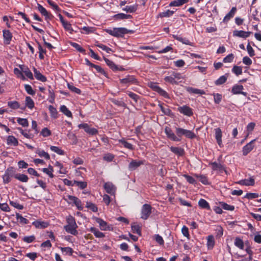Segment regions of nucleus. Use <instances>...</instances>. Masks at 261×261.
Wrapping results in <instances>:
<instances>
[{"label":"nucleus","mask_w":261,"mask_h":261,"mask_svg":"<svg viewBox=\"0 0 261 261\" xmlns=\"http://www.w3.org/2000/svg\"><path fill=\"white\" fill-rule=\"evenodd\" d=\"M104 188L106 192L110 194H114L116 190V188L114 185L111 182H106L104 185Z\"/></svg>","instance_id":"f8f14e48"},{"label":"nucleus","mask_w":261,"mask_h":261,"mask_svg":"<svg viewBox=\"0 0 261 261\" xmlns=\"http://www.w3.org/2000/svg\"><path fill=\"white\" fill-rule=\"evenodd\" d=\"M165 132L167 137L171 140L174 141H180L181 140V139L178 138L177 136H176L169 127H165Z\"/></svg>","instance_id":"6e6552de"},{"label":"nucleus","mask_w":261,"mask_h":261,"mask_svg":"<svg viewBox=\"0 0 261 261\" xmlns=\"http://www.w3.org/2000/svg\"><path fill=\"white\" fill-rule=\"evenodd\" d=\"M50 149L60 155H63L64 153L63 150L57 146H51Z\"/></svg>","instance_id":"49530a36"},{"label":"nucleus","mask_w":261,"mask_h":261,"mask_svg":"<svg viewBox=\"0 0 261 261\" xmlns=\"http://www.w3.org/2000/svg\"><path fill=\"white\" fill-rule=\"evenodd\" d=\"M178 110L181 113L188 116H190L193 114L191 109L186 106L179 107Z\"/></svg>","instance_id":"ddd939ff"},{"label":"nucleus","mask_w":261,"mask_h":261,"mask_svg":"<svg viewBox=\"0 0 261 261\" xmlns=\"http://www.w3.org/2000/svg\"><path fill=\"white\" fill-rule=\"evenodd\" d=\"M25 102L26 106L29 109H32L34 107V101L30 97H26Z\"/></svg>","instance_id":"473e14b6"},{"label":"nucleus","mask_w":261,"mask_h":261,"mask_svg":"<svg viewBox=\"0 0 261 261\" xmlns=\"http://www.w3.org/2000/svg\"><path fill=\"white\" fill-rule=\"evenodd\" d=\"M38 155L41 157H44L46 160H49L50 159V156L48 153L45 152L44 150H38L36 152Z\"/></svg>","instance_id":"58836bf2"},{"label":"nucleus","mask_w":261,"mask_h":261,"mask_svg":"<svg viewBox=\"0 0 261 261\" xmlns=\"http://www.w3.org/2000/svg\"><path fill=\"white\" fill-rule=\"evenodd\" d=\"M22 71L25 74V75L30 79H33V76L32 73L28 68H21Z\"/></svg>","instance_id":"de8ad7c7"},{"label":"nucleus","mask_w":261,"mask_h":261,"mask_svg":"<svg viewBox=\"0 0 261 261\" xmlns=\"http://www.w3.org/2000/svg\"><path fill=\"white\" fill-rule=\"evenodd\" d=\"M43 172L47 174L50 178L54 177V174H53V169L51 166L49 167V168H43L42 169Z\"/></svg>","instance_id":"79ce46f5"},{"label":"nucleus","mask_w":261,"mask_h":261,"mask_svg":"<svg viewBox=\"0 0 261 261\" xmlns=\"http://www.w3.org/2000/svg\"><path fill=\"white\" fill-rule=\"evenodd\" d=\"M41 134L43 137H48L51 135V132L47 128L45 127L41 132Z\"/></svg>","instance_id":"bf43d9fd"},{"label":"nucleus","mask_w":261,"mask_h":261,"mask_svg":"<svg viewBox=\"0 0 261 261\" xmlns=\"http://www.w3.org/2000/svg\"><path fill=\"white\" fill-rule=\"evenodd\" d=\"M159 107L161 108V110H162V112L166 115L170 116L171 114V110L169 109V108L166 106V107H164L162 105L160 104Z\"/></svg>","instance_id":"4c0bfd02"},{"label":"nucleus","mask_w":261,"mask_h":261,"mask_svg":"<svg viewBox=\"0 0 261 261\" xmlns=\"http://www.w3.org/2000/svg\"><path fill=\"white\" fill-rule=\"evenodd\" d=\"M195 176L203 184L206 185V184H208L207 179L206 177H205V176H203V175H196Z\"/></svg>","instance_id":"13d9d810"},{"label":"nucleus","mask_w":261,"mask_h":261,"mask_svg":"<svg viewBox=\"0 0 261 261\" xmlns=\"http://www.w3.org/2000/svg\"><path fill=\"white\" fill-rule=\"evenodd\" d=\"M8 105L11 108L16 109L19 107V105L18 102L16 101H9L8 103Z\"/></svg>","instance_id":"5fc2aeb1"},{"label":"nucleus","mask_w":261,"mask_h":261,"mask_svg":"<svg viewBox=\"0 0 261 261\" xmlns=\"http://www.w3.org/2000/svg\"><path fill=\"white\" fill-rule=\"evenodd\" d=\"M78 126L80 128H83L86 133L92 135H95L98 133L96 129L89 127L87 123L80 124Z\"/></svg>","instance_id":"0eeeda50"},{"label":"nucleus","mask_w":261,"mask_h":261,"mask_svg":"<svg viewBox=\"0 0 261 261\" xmlns=\"http://www.w3.org/2000/svg\"><path fill=\"white\" fill-rule=\"evenodd\" d=\"M7 144L10 145L16 146L18 145V141L16 138L13 136H9L7 138Z\"/></svg>","instance_id":"b1692460"},{"label":"nucleus","mask_w":261,"mask_h":261,"mask_svg":"<svg viewBox=\"0 0 261 261\" xmlns=\"http://www.w3.org/2000/svg\"><path fill=\"white\" fill-rule=\"evenodd\" d=\"M74 183L76 184L77 186L80 187L82 189H84L87 186V183L84 181H74Z\"/></svg>","instance_id":"0e129e2a"},{"label":"nucleus","mask_w":261,"mask_h":261,"mask_svg":"<svg viewBox=\"0 0 261 261\" xmlns=\"http://www.w3.org/2000/svg\"><path fill=\"white\" fill-rule=\"evenodd\" d=\"M175 133L178 138L181 139L182 136L189 139H193L196 138V135L191 130L185 129L180 127H176Z\"/></svg>","instance_id":"7ed1b4c3"},{"label":"nucleus","mask_w":261,"mask_h":261,"mask_svg":"<svg viewBox=\"0 0 261 261\" xmlns=\"http://www.w3.org/2000/svg\"><path fill=\"white\" fill-rule=\"evenodd\" d=\"M34 72L35 77L36 79L43 82H44L46 81V78L43 75H42L39 71H38L35 68H34Z\"/></svg>","instance_id":"412c9836"},{"label":"nucleus","mask_w":261,"mask_h":261,"mask_svg":"<svg viewBox=\"0 0 261 261\" xmlns=\"http://www.w3.org/2000/svg\"><path fill=\"white\" fill-rule=\"evenodd\" d=\"M60 111L66 116L69 117H72L71 112L67 108V107L63 105L60 107Z\"/></svg>","instance_id":"2f4dec72"},{"label":"nucleus","mask_w":261,"mask_h":261,"mask_svg":"<svg viewBox=\"0 0 261 261\" xmlns=\"http://www.w3.org/2000/svg\"><path fill=\"white\" fill-rule=\"evenodd\" d=\"M165 80L166 82H169L172 84H177L178 83L181 82V81H177L175 80V77H173V76H166L165 77Z\"/></svg>","instance_id":"09e8293b"},{"label":"nucleus","mask_w":261,"mask_h":261,"mask_svg":"<svg viewBox=\"0 0 261 261\" xmlns=\"http://www.w3.org/2000/svg\"><path fill=\"white\" fill-rule=\"evenodd\" d=\"M106 32L115 37H122L123 35L128 33H133V31L128 30L124 28H114L113 30H106Z\"/></svg>","instance_id":"f03ea898"},{"label":"nucleus","mask_w":261,"mask_h":261,"mask_svg":"<svg viewBox=\"0 0 261 261\" xmlns=\"http://www.w3.org/2000/svg\"><path fill=\"white\" fill-rule=\"evenodd\" d=\"M3 37L4 42L7 44H9L12 38V34L9 30L3 31Z\"/></svg>","instance_id":"4468645a"},{"label":"nucleus","mask_w":261,"mask_h":261,"mask_svg":"<svg viewBox=\"0 0 261 261\" xmlns=\"http://www.w3.org/2000/svg\"><path fill=\"white\" fill-rule=\"evenodd\" d=\"M67 137L69 139H70L73 141V144H76L77 143V138L74 134L69 132L67 134Z\"/></svg>","instance_id":"8fccbe9b"},{"label":"nucleus","mask_w":261,"mask_h":261,"mask_svg":"<svg viewBox=\"0 0 261 261\" xmlns=\"http://www.w3.org/2000/svg\"><path fill=\"white\" fill-rule=\"evenodd\" d=\"M170 150L175 154L181 156L184 154V150L178 147H171Z\"/></svg>","instance_id":"5701e85b"},{"label":"nucleus","mask_w":261,"mask_h":261,"mask_svg":"<svg viewBox=\"0 0 261 261\" xmlns=\"http://www.w3.org/2000/svg\"><path fill=\"white\" fill-rule=\"evenodd\" d=\"M132 229L134 233H136L139 236L141 235L140 227L139 225L136 224L132 225Z\"/></svg>","instance_id":"a19ab883"},{"label":"nucleus","mask_w":261,"mask_h":261,"mask_svg":"<svg viewBox=\"0 0 261 261\" xmlns=\"http://www.w3.org/2000/svg\"><path fill=\"white\" fill-rule=\"evenodd\" d=\"M86 206L91 210L93 212H96L97 211V207L96 206L91 202H87Z\"/></svg>","instance_id":"052dcab7"},{"label":"nucleus","mask_w":261,"mask_h":261,"mask_svg":"<svg viewBox=\"0 0 261 261\" xmlns=\"http://www.w3.org/2000/svg\"><path fill=\"white\" fill-rule=\"evenodd\" d=\"M255 181L253 177H250L249 179L241 180L237 182V184L245 186H253Z\"/></svg>","instance_id":"a211bd4d"},{"label":"nucleus","mask_w":261,"mask_h":261,"mask_svg":"<svg viewBox=\"0 0 261 261\" xmlns=\"http://www.w3.org/2000/svg\"><path fill=\"white\" fill-rule=\"evenodd\" d=\"M173 37L175 39L179 41L182 42L183 44L191 45V44L190 42V41H189V40L186 38H182V37H180V36H179L177 35H173Z\"/></svg>","instance_id":"a878e982"},{"label":"nucleus","mask_w":261,"mask_h":261,"mask_svg":"<svg viewBox=\"0 0 261 261\" xmlns=\"http://www.w3.org/2000/svg\"><path fill=\"white\" fill-rule=\"evenodd\" d=\"M212 167L214 170H223L224 168L220 164H217V163H212Z\"/></svg>","instance_id":"e2e57ef3"},{"label":"nucleus","mask_w":261,"mask_h":261,"mask_svg":"<svg viewBox=\"0 0 261 261\" xmlns=\"http://www.w3.org/2000/svg\"><path fill=\"white\" fill-rule=\"evenodd\" d=\"M35 240V237L34 236H29V237H24L23 238V240L24 242H27L28 243H30L32 242Z\"/></svg>","instance_id":"338daca9"},{"label":"nucleus","mask_w":261,"mask_h":261,"mask_svg":"<svg viewBox=\"0 0 261 261\" xmlns=\"http://www.w3.org/2000/svg\"><path fill=\"white\" fill-rule=\"evenodd\" d=\"M119 142L121 143L124 147L131 150L133 149V145L128 142H126L124 139H120L119 140Z\"/></svg>","instance_id":"c03bdc74"},{"label":"nucleus","mask_w":261,"mask_h":261,"mask_svg":"<svg viewBox=\"0 0 261 261\" xmlns=\"http://www.w3.org/2000/svg\"><path fill=\"white\" fill-rule=\"evenodd\" d=\"M15 178L23 182H26L29 180L28 176L23 174H16Z\"/></svg>","instance_id":"bb28decb"},{"label":"nucleus","mask_w":261,"mask_h":261,"mask_svg":"<svg viewBox=\"0 0 261 261\" xmlns=\"http://www.w3.org/2000/svg\"><path fill=\"white\" fill-rule=\"evenodd\" d=\"M155 91L158 92L161 95L166 98H169L168 93L160 87H155Z\"/></svg>","instance_id":"37998d69"},{"label":"nucleus","mask_w":261,"mask_h":261,"mask_svg":"<svg viewBox=\"0 0 261 261\" xmlns=\"http://www.w3.org/2000/svg\"><path fill=\"white\" fill-rule=\"evenodd\" d=\"M114 18L116 19H124L132 18L130 15H127L123 13H119L114 16Z\"/></svg>","instance_id":"f704fd0d"},{"label":"nucleus","mask_w":261,"mask_h":261,"mask_svg":"<svg viewBox=\"0 0 261 261\" xmlns=\"http://www.w3.org/2000/svg\"><path fill=\"white\" fill-rule=\"evenodd\" d=\"M68 88L72 92H74L76 93L80 94L81 93V90L75 87L73 85L70 84H68L67 85Z\"/></svg>","instance_id":"6e6d98bb"},{"label":"nucleus","mask_w":261,"mask_h":261,"mask_svg":"<svg viewBox=\"0 0 261 261\" xmlns=\"http://www.w3.org/2000/svg\"><path fill=\"white\" fill-rule=\"evenodd\" d=\"M16 218L17 220H19V222L21 223L27 224L28 223V220L27 219L18 213L16 214Z\"/></svg>","instance_id":"4d7b16f0"},{"label":"nucleus","mask_w":261,"mask_h":261,"mask_svg":"<svg viewBox=\"0 0 261 261\" xmlns=\"http://www.w3.org/2000/svg\"><path fill=\"white\" fill-rule=\"evenodd\" d=\"M215 138L217 141V142L218 145L221 147H222V133L221 129L220 128H217L215 129Z\"/></svg>","instance_id":"9b49d317"},{"label":"nucleus","mask_w":261,"mask_h":261,"mask_svg":"<svg viewBox=\"0 0 261 261\" xmlns=\"http://www.w3.org/2000/svg\"><path fill=\"white\" fill-rule=\"evenodd\" d=\"M199 206L202 208L210 209L208 203L203 199H200L198 202Z\"/></svg>","instance_id":"7c9ffc66"},{"label":"nucleus","mask_w":261,"mask_h":261,"mask_svg":"<svg viewBox=\"0 0 261 261\" xmlns=\"http://www.w3.org/2000/svg\"><path fill=\"white\" fill-rule=\"evenodd\" d=\"M137 8V6H127L123 9V10L127 12L133 13L136 11Z\"/></svg>","instance_id":"a18cd8bd"},{"label":"nucleus","mask_w":261,"mask_h":261,"mask_svg":"<svg viewBox=\"0 0 261 261\" xmlns=\"http://www.w3.org/2000/svg\"><path fill=\"white\" fill-rule=\"evenodd\" d=\"M234 56L232 54H230L228 55L227 56H226L225 58L223 59V62L225 63H230L232 61L233 59Z\"/></svg>","instance_id":"680f3d73"},{"label":"nucleus","mask_w":261,"mask_h":261,"mask_svg":"<svg viewBox=\"0 0 261 261\" xmlns=\"http://www.w3.org/2000/svg\"><path fill=\"white\" fill-rule=\"evenodd\" d=\"M25 90L28 92V93L29 94H31V95L35 94V92L32 89L31 86L29 85H25Z\"/></svg>","instance_id":"774afa93"},{"label":"nucleus","mask_w":261,"mask_h":261,"mask_svg":"<svg viewBox=\"0 0 261 261\" xmlns=\"http://www.w3.org/2000/svg\"><path fill=\"white\" fill-rule=\"evenodd\" d=\"M227 80V77L225 75L221 76L216 82L215 84L217 85H221L224 84Z\"/></svg>","instance_id":"3c124183"},{"label":"nucleus","mask_w":261,"mask_h":261,"mask_svg":"<svg viewBox=\"0 0 261 261\" xmlns=\"http://www.w3.org/2000/svg\"><path fill=\"white\" fill-rule=\"evenodd\" d=\"M237 11L236 7H232L230 11L225 16L223 19L224 22H228L230 18H232Z\"/></svg>","instance_id":"6ab92c4d"},{"label":"nucleus","mask_w":261,"mask_h":261,"mask_svg":"<svg viewBox=\"0 0 261 261\" xmlns=\"http://www.w3.org/2000/svg\"><path fill=\"white\" fill-rule=\"evenodd\" d=\"M104 60L105 61L106 63H107V64L113 70H123V68L121 67L120 68H119L114 63L111 61V60H109V59L106 58H104Z\"/></svg>","instance_id":"4be33fe9"},{"label":"nucleus","mask_w":261,"mask_h":261,"mask_svg":"<svg viewBox=\"0 0 261 261\" xmlns=\"http://www.w3.org/2000/svg\"><path fill=\"white\" fill-rule=\"evenodd\" d=\"M143 160H132L128 165L129 170L133 171L136 170L138 167L144 164Z\"/></svg>","instance_id":"1a4fd4ad"},{"label":"nucleus","mask_w":261,"mask_h":261,"mask_svg":"<svg viewBox=\"0 0 261 261\" xmlns=\"http://www.w3.org/2000/svg\"><path fill=\"white\" fill-rule=\"evenodd\" d=\"M96 222L99 224L100 229L103 230L110 229V227L108 225L107 223L100 218H97Z\"/></svg>","instance_id":"f3484780"},{"label":"nucleus","mask_w":261,"mask_h":261,"mask_svg":"<svg viewBox=\"0 0 261 261\" xmlns=\"http://www.w3.org/2000/svg\"><path fill=\"white\" fill-rule=\"evenodd\" d=\"M90 230L96 238H101L105 237V234L102 232L99 231L95 227H91Z\"/></svg>","instance_id":"cd10ccee"},{"label":"nucleus","mask_w":261,"mask_h":261,"mask_svg":"<svg viewBox=\"0 0 261 261\" xmlns=\"http://www.w3.org/2000/svg\"><path fill=\"white\" fill-rule=\"evenodd\" d=\"M174 12L173 11H170L168 10L165 12H162L158 15V17H169L172 16L174 14Z\"/></svg>","instance_id":"72a5a7b5"},{"label":"nucleus","mask_w":261,"mask_h":261,"mask_svg":"<svg viewBox=\"0 0 261 261\" xmlns=\"http://www.w3.org/2000/svg\"><path fill=\"white\" fill-rule=\"evenodd\" d=\"M16 170L13 167H10L7 168L5 174L3 176V181L5 184H7L10 181V178L12 177H15V175L16 174Z\"/></svg>","instance_id":"20e7f679"},{"label":"nucleus","mask_w":261,"mask_h":261,"mask_svg":"<svg viewBox=\"0 0 261 261\" xmlns=\"http://www.w3.org/2000/svg\"><path fill=\"white\" fill-rule=\"evenodd\" d=\"M234 244L237 247H238L241 249H243L244 248V245L243 241L238 238H237L236 239Z\"/></svg>","instance_id":"ea45409f"},{"label":"nucleus","mask_w":261,"mask_h":261,"mask_svg":"<svg viewBox=\"0 0 261 261\" xmlns=\"http://www.w3.org/2000/svg\"><path fill=\"white\" fill-rule=\"evenodd\" d=\"M220 204L221 206L224 208V210L228 211H233L234 208V206L229 205L225 202H220Z\"/></svg>","instance_id":"e433bc0d"},{"label":"nucleus","mask_w":261,"mask_h":261,"mask_svg":"<svg viewBox=\"0 0 261 261\" xmlns=\"http://www.w3.org/2000/svg\"><path fill=\"white\" fill-rule=\"evenodd\" d=\"M120 82L121 84L128 86L130 85L137 84V79L132 75H127L125 78L120 79Z\"/></svg>","instance_id":"423d86ee"},{"label":"nucleus","mask_w":261,"mask_h":261,"mask_svg":"<svg viewBox=\"0 0 261 261\" xmlns=\"http://www.w3.org/2000/svg\"><path fill=\"white\" fill-rule=\"evenodd\" d=\"M243 89L242 85H234L232 88V92L234 94H244V92H242Z\"/></svg>","instance_id":"393cba45"},{"label":"nucleus","mask_w":261,"mask_h":261,"mask_svg":"<svg viewBox=\"0 0 261 261\" xmlns=\"http://www.w3.org/2000/svg\"><path fill=\"white\" fill-rule=\"evenodd\" d=\"M67 221L68 224L64 226V229L67 232L76 235L77 233V231L76 230L77 225L74 219L72 217H70L67 219Z\"/></svg>","instance_id":"f257e3e1"},{"label":"nucleus","mask_w":261,"mask_h":261,"mask_svg":"<svg viewBox=\"0 0 261 261\" xmlns=\"http://www.w3.org/2000/svg\"><path fill=\"white\" fill-rule=\"evenodd\" d=\"M251 33V32H245L243 31L235 30L233 32V35L234 36L246 38L249 37Z\"/></svg>","instance_id":"2eb2a0df"},{"label":"nucleus","mask_w":261,"mask_h":261,"mask_svg":"<svg viewBox=\"0 0 261 261\" xmlns=\"http://www.w3.org/2000/svg\"><path fill=\"white\" fill-rule=\"evenodd\" d=\"M189 2V0H175L171 2L169 6L170 7H179L182 6V5L187 3Z\"/></svg>","instance_id":"aec40b11"},{"label":"nucleus","mask_w":261,"mask_h":261,"mask_svg":"<svg viewBox=\"0 0 261 261\" xmlns=\"http://www.w3.org/2000/svg\"><path fill=\"white\" fill-rule=\"evenodd\" d=\"M187 91L191 93H194L200 95L205 94V92L204 91L198 89L193 88L192 87H188L187 88Z\"/></svg>","instance_id":"c85d7f7f"},{"label":"nucleus","mask_w":261,"mask_h":261,"mask_svg":"<svg viewBox=\"0 0 261 261\" xmlns=\"http://www.w3.org/2000/svg\"><path fill=\"white\" fill-rule=\"evenodd\" d=\"M182 234L186 237L189 238V230L187 227L184 226L181 229Z\"/></svg>","instance_id":"69168bd1"},{"label":"nucleus","mask_w":261,"mask_h":261,"mask_svg":"<svg viewBox=\"0 0 261 261\" xmlns=\"http://www.w3.org/2000/svg\"><path fill=\"white\" fill-rule=\"evenodd\" d=\"M17 122L19 124L24 127L28 126L29 125V123L27 119L19 118L17 119Z\"/></svg>","instance_id":"603ef678"},{"label":"nucleus","mask_w":261,"mask_h":261,"mask_svg":"<svg viewBox=\"0 0 261 261\" xmlns=\"http://www.w3.org/2000/svg\"><path fill=\"white\" fill-rule=\"evenodd\" d=\"M207 240V246L208 249H212L215 245L214 237L213 236H208Z\"/></svg>","instance_id":"c756f323"},{"label":"nucleus","mask_w":261,"mask_h":261,"mask_svg":"<svg viewBox=\"0 0 261 261\" xmlns=\"http://www.w3.org/2000/svg\"><path fill=\"white\" fill-rule=\"evenodd\" d=\"M256 141V139L252 140L249 143L247 144L243 148V154L246 155L249 152H250L254 148V142Z\"/></svg>","instance_id":"9d476101"},{"label":"nucleus","mask_w":261,"mask_h":261,"mask_svg":"<svg viewBox=\"0 0 261 261\" xmlns=\"http://www.w3.org/2000/svg\"><path fill=\"white\" fill-rule=\"evenodd\" d=\"M38 9L40 13L45 17L46 19H50L51 17V15L41 5L38 4Z\"/></svg>","instance_id":"dca6fc26"},{"label":"nucleus","mask_w":261,"mask_h":261,"mask_svg":"<svg viewBox=\"0 0 261 261\" xmlns=\"http://www.w3.org/2000/svg\"><path fill=\"white\" fill-rule=\"evenodd\" d=\"M51 116L54 118H56L58 115V112L55 108L50 105L48 107Z\"/></svg>","instance_id":"c9c22d12"},{"label":"nucleus","mask_w":261,"mask_h":261,"mask_svg":"<svg viewBox=\"0 0 261 261\" xmlns=\"http://www.w3.org/2000/svg\"><path fill=\"white\" fill-rule=\"evenodd\" d=\"M232 71L237 75H239L242 74V69L240 66H234L232 68Z\"/></svg>","instance_id":"864d4df0"},{"label":"nucleus","mask_w":261,"mask_h":261,"mask_svg":"<svg viewBox=\"0 0 261 261\" xmlns=\"http://www.w3.org/2000/svg\"><path fill=\"white\" fill-rule=\"evenodd\" d=\"M151 208L152 207L149 204H144L141 210V218L146 220L151 213Z\"/></svg>","instance_id":"39448f33"}]
</instances>
